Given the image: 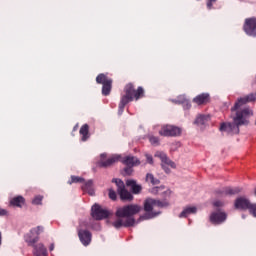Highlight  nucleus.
I'll use <instances>...</instances> for the list:
<instances>
[{"label": "nucleus", "instance_id": "nucleus-30", "mask_svg": "<svg viewBox=\"0 0 256 256\" xmlns=\"http://www.w3.org/2000/svg\"><path fill=\"white\" fill-rule=\"evenodd\" d=\"M109 198L112 199V201H115L117 199V193L113 189H109Z\"/></svg>", "mask_w": 256, "mask_h": 256}, {"label": "nucleus", "instance_id": "nucleus-23", "mask_svg": "<svg viewBox=\"0 0 256 256\" xmlns=\"http://www.w3.org/2000/svg\"><path fill=\"white\" fill-rule=\"evenodd\" d=\"M10 205H13L14 207H23V205H25V198H23V196L14 197L10 201Z\"/></svg>", "mask_w": 256, "mask_h": 256}, {"label": "nucleus", "instance_id": "nucleus-1", "mask_svg": "<svg viewBox=\"0 0 256 256\" xmlns=\"http://www.w3.org/2000/svg\"><path fill=\"white\" fill-rule=\"evenodd\" d=\"M256 94H250L244 98H239L234 107L231 108L232 121L228 123H222L220 125V131L227 133L228 135H239V127L242 125H249V118L253 117V110L250 108H243L246 103L255 101Z\"/></svg>", "mask_w": 256, "mask_h": 256}, {"label": "nucleus", "instance_id": "nucleus-14", "mask_svg": "<svg viewBox=\"0 0 256 256\" xmlns=\"http://www.w3.org/2000/svg\"><path fill=\"white\" fill-rule=\"evenodd\" d=\"M227 221V213L217 211L213 212L210 215V222H212L213 225H221V223H225Z\"/></svg>", "mask_w": 256, "mask_h": 256}, {"label": "nucleus", "instance_id": "nucleus-3", "mask_svg": "<svg viewBox=\"0 0 256 256\" xmlns=\"http://www.w3.org/2000/svg\"><path fill=\"white\" fill-rule=\"evenodd\" d=\"M41 233H43V226H38L33 228L30 233L26 234L24 237L26 243L30 245V247H34V256H47V248L45 245L41 243L35 245V243L39 241V235H41Z\"/></svg>", "mask_w": 256, "mask_h": 256}, {"label": "nucleus", "instance_id": "nucleus-6", "mask_svg": "<svg viewBox=\"0 0 256 256\" xmlns=\"http://www.w3.org/2000/svg\"><path fill=\"white\" fill-rule=\"evenodd\" d=\"M101 160L99 162L100 167H111L114 163L120 161L126 167H137V165H141V161L137 159L135 156H126L125 158L121 157V155H113L105 161V157L107 154H101Z\"/></svg>", "mask_w": 256, "mask_h": 256}, {"label": "nucleus", "instance_id": "nucleus-16", "mask_svg": "<svg viewBox=\"0 0 256 256\" xmlns=\"http://www.w3.org/2000/svg\"><path fill=\"white\" fill-rule=\"evenodd\" d=\"M126 187H130L134 195L141 193V189H142L141 185L137 184V181L133 179H129L126 181Z\"/></svg>", "mask_w": 256, "mask_h": 256}, {"label": "nucleus", "instance_id": "nucleus-15", "mask_svg": "<svg viewBox=\"0 0 256 256\" xmlns=\"http://www.w3.org/2000/svg\"><path fill=\"white\" fill-rule=\"evenodd\" d=\"M79 239L85 247L91 243V232L88 230H79L78 231Z\"/></svg>", "mask_w": 256, "mask_h": 256}, {"label": "nucleus", "instance_id": "nucleus-9", "mask_svg": "<svg viewBox=\"0 0 256 256\" xmlns=\"http://www.w3.org/2000/svg\"><path fill=\"white\" fill-rule=\"evenodd\" d=\"M183 130L180 127L173 125H163L159 131V135L162 137H179Z\"/></svg>", "mask_w": 256, "mask_h": 256}, {"label": "nucleus", "instance_id": "nucleus-18", "mask_svg": "<svg viewBox=\"0 0 256 256\" xmlns=\"http://www.w3.org/2000/svg\"><path fill=\"white\" fill-rule=\"evenodd\" d=\"M193 102L196 103V105H205L206 103H209V94L202 93V94L196 96L193 99Z\"/></svg>", "mask_w": 256, "mask_h": 256}, {"label": "nucleus", "instance_id": "nucleus-10", "mask_svg": "<svg viewBox=\"0 0 256 256\" xmlns=\"http://www.w3.org/2000/svg\"><path fill=\"white\" fill-rule=\"evenodd\" d=\"M112 183H116L117 192L122 201H133V194L125 189V183L121 179H113Z\"/></svg>", "mask_w": 256, "mask_h": 256}, {"label": "nucleus", "instance_id": "nucleus-37", "mask_svg": "<svg viewBox=\"0 0 256 256\" xmlns=\"http://www.w3.org/2000/svg\"><path fill=\"white\" fill-rule=\"evenodd\" d=\"M165 195H171V190L167 189L166 191H164Z\"/></svg>", "mask_w": 256, "mask_h": 256}, {"label": "nucleus", "instance_id": "nucleus-28", "mask_svg": "<svg viewBox=\"0 0 256 256\" xmlns=\"http://www.w3.org/2000/svg\"><path fill=\"white\" fill-rule=\"evenodd\" d=\"M163 189H165V187H154L151 190V193H153L154 195H159V193H161V191H163Z\"/></svg>", "mask_w": 256, "mask_h": 256}, {"label": "nucleus", "instance_id": "nucleus-32", "mask_svg": "<svg viewBox=\"0 0 256 256\" xmlns=\"http://www.w3.org/2000/svg\"><path fill=\"white\" fill-rule=\"evenodd\" d=\"M124 172L126 173V175H131L133 173V168L128 166L124 169Z\"/></svg>", "mask_w": 256, "mask_h": 256}, {"label": "nucleus", "instance_id": "nucleus-2", "mask_svg": "<svg viewBox=\"0 0 256 256\" xmlns=\"http://www.w3.org/2000/svg\"><path fill=\"white\" fill-rule=\"evenodd\" d=\"M141 209V206L137 204H130L118 208L116 211V217H118V219L113 222V227H115V229H121V227H133V225H135V218H133V215L140 213Z\"/></svg>", "mask_w": 256, "mask_h": 256}, {"label": "nucleus", "instance_id": "nucleus-38", "mask_svg": "<svg viewBox=\"0 0 256 256\" xmlns=\"http://www.w3.org/2000/svg\"><path fill=\"white\" fill-rule=\"evenodd\" d=\"M2 241H3V237H2L1 232H0V245H1Z\"/></svg>", "mask_w": 256, "mask_h": 256}, {"label": "nucleus", "instance_id": "nucleus-22", "mask_svg": "<svg viewBox=\"0 0 256 256\" xmlns=\"http://www.w3.org/2000/svg\"><path fill=\"white\" fill-rule=\"evenodd\" d=\"M174 103L183 105L184 109H191V102H189V100H187V98H185L183 95L174 100Z\"/></svg>", "mask_w": 256, "mask_h": 256}, {"label": "nucleus", "instance_id": "nucleus-31", "mask_svg": "<svg viewBox=\"0 0 256 256\" xmlns=\"http://www.w3.org/2000/svg\"><path fill=\"white\" fill-rule=\"evenodd\" d=\"M146 161L147 163H149L150 165H153V156L146 154Z\"/></svg>", "mask_w": 256, "mask_h": 256}, {"label": "nucleus", "instance_id": "nucleus-25", "mask_svg": "<svg viewBox=\"0 0 256 256\" xmlns=\"http://www.w3.org/2000/svg\"><path fill=\"white\" fill-rule=\"evenodd\" d=\"M146 182L151 183L152 185H159V183H161V181L155 178V176L151 173L146 174Z\"/></svg>", "mask_w": 256, "mask_h": 256}, {"label": "nucleus", "instance_id": "nucleus-17", "mask_svg": "<svg viewBox=\"0 0 256 256\" xmlns=\"http://www.w3.org/2000/svg\"><path fill=\"white\" fill-rule=\"evenodd\" d=\"M211 117L209 115L199 114L194 121V124L198 127H203L209 123Z\"/></svg>", "mask_w": 256, "mask_h": 256}, {"label": "nucleus", "instance_id": "nucleus-35", "mask_svg": "<svg viewBox=\"0 0 256 256\" xmlns=\"http://www.w3.org/2000/svg\"><path fill=\"white\" fill-rule=\"evenodd\" d=\"M223 203L221 201L214 202V207H222Z\"/></svg>", "mask_w": 256, "mask_h": 256}, {"label": "nucleus", "instance_id": "nucleus-5", "mask_svg": "<svg viewBox=\"0 0 256 256\" xmlns=\"http://www.w3.org/2000/svg\"><path fill=\"white\" fill-rule=\"evenodd\" d=\"M144 93L145 90H143V87H138V89L135 90L133 84H127L125 87V95L122 96L119 103L118 114L123 115V111H125V105H127V103H131L133 99L139 101V99L143 97Z\"/></svg>", "mask_w": 256, "mask_h": 256}, {"label": "nucleus", "instance_id": "nucleus-20", "mask_svg": "<svg viewBox=\"0 0 256 256\" xmlns=\"http://www.w3.org/2000/svg\"><path fill=\"white\" fill-rule=\"evenodd\" d=\"M197 213V208L195 206H187L183 209V211L180 213L179 217H189V215H195Z\"/></svg>", "mask_w": 256, "mask_h": 256}, {"label": "nucleus", "instance_id": "nucleus-36", "mask_svg": "<svg viewBox=\"0 0 256 256\" xmlns=\"http://www.w3.org/2000/svg\"><path fill=\"white\" fill-rule=\"evenodd\" d=\"M54 249H55V244H51L50 247H49V250L53 251Z\"/></svg>", "mask_w": 256, "mask_h": 256}, {"label": "nucleus", "instance_id": "nucleus-11", "mask_svg": "<svg viewBox=\"0 0 256 256\" xmlns=\"http://www.w3.org/2000/svg\"><path fill=\"white\" fill-rule=\"evenodd\" d=\"M91 215L96 221H101L107 219V217L111 215V212L107 209H103L99 204H94L91 209Z\"/></svg>", "mask_w": 256, "mask_h": 256}, {"label": "nucleus", "instance_id": "nucleus-33", "mask_svg": "<svg viewBox=\"0 0 256 256\" xmlns=\"http://www.w3.org/2000/svg\"><path fill=\"white\" fill-rule=\"evenodd\" d=\"M217 0H208L207 2V8L213 9V3H216Z\"/></svg>", "mask_w": 256, "mask_h": 256}, {"label": "nucleus", "instance_id": "nucleus-26", "mask_svg": "<svg viewBox=\"0 0 256 256\" xmlns=\"http://www.w3.org/2000/svg\"><path fill=\"white\" fill-rule=\"evenodd\" d=\"M83 181H85V179H83L82 177L71 176V181H69L68 183L71 185L73 183H83Z\"/></svg>", "mask_w": 256, "mask_h": 256}, {"label": "nucleus", "instance_id": "nucleus-12", "mask_svg": "<svg viewBox=\"0 0 256 256\" xmlns=\"http://www.w3.org/2000/svg\"><path fill=\"white\" fill-rule=\"evenodd\" d=\"M155 157H158L160 159L162 169L165 171V173H171V169H169V167L175 169V162L171 161V159L167 157V154L163 152H156Z\"/></svg>", "mask_w": 256, "mask_h": 256}, {"label": "nucleus", "instance_id": "nucleus-34", "mask_svg": "<svg viewBox=\"0 0 256 256\" xmlns=\"http://www.w3.org/2000/svg\"><path fill=\"white\" fill-rule=\"evenodd\" d=\"M7 215V210L0 208V217Z\"/></svg>", "mask_w": 256, "mask_h": 256}, {"label": "nucleus", "instance_id": "nucleus-27", "mask_svg": "<svg viewBox=\"0 0 256 256\" xmlns=\"http://www.w3.org/2000/svg\"><path fill=\"white\" fill-rule=\"evenodd\" d=\"M149 141L151 143V145H154L155 147H157V145H159V137L157 136H149Z\"/></svg>", "mask_w": 256, "mask_h": 256}, {"label": "nucleus", "instance_id": "nucleus-24", "mask_svg": "<svg viewBox=\"0 0 256 256\" xmlns=\"http://www.w3.org/2000/svg\"><path fill=\"white\" fill-rule=\"evenodd\" d=\"M80 135H82V141H87V139H89V125L84 124L80 128Z\"/></svg>", "mask_w": 256, "mask_h": 256}, {"label": "nucleus", "instance_id": "nucleus-39", "mask_svg": "<svg viewBox=\"0 0 256 256\" xmlns=\"http://www.w3.org/2000/svg\"><path fill=\"white\" fill-rule=\"evenodd\" d=\"M242 218L245 219V215H242Z\"/></svg>", "mask_w": 256, "mask_h": 256}, {"label": "nucleus", "instance_id": "nucleus-19", "mask_svg": "<svg viewBox=\"0 0 256 256\" xmlns=\"http://www.w3.org/2000/svg\"><path fill=\"white\" fill-rule=\"evenodd\" d=\"M220 195H237L238 193H241V188L239 187H227L223 188L221 191H218Z\"/></svg>", "mask_w": 256, "mask_h": 256}, {"label": "nucleus", "instance_id": "nucleus-21", "mask_svg": "<svg viewBox=\"0 0 256 256\" xmlns=\"http://www.w3.org/2000/svg\"><path fill=\"white\" fill-rule=\"evenodd\" d=\"M82 190L88 195H95V190L93 189V180H88L83 186Z\"/></svg>", "mask_w": 256, "mask_h": 256}, {"label": "nucleus", "instance_id": "nucleus-8", "mask_svg": "<svg viewBox=\"0 0 256 256\" xmlns=\"http://www.w3.org/2000/svg\"><path fill=\"white\" fill-rule=\"evenodd\" d=\"M96 83L99 85H102V95L107 97L111 93L112 85H113V80L105 74H99L96 77Z\"/></svg>", "mask_w": 256, "mask_h": 256}, {"label": "nucleus", "instance_id": "nucleus-4", "mask_svg": "<svg viewBox=\"0 0 256 256\" xmlns=\"http://www.w3.org/2000/svg\"><path fill=\"white\" fill-rule=\"evenodd\" d=\"M163 207H169V202L164 200H155L152 198H148L144 201V211L146 214L143 216H140V221H145L147 219H153L154 217H157V215H160V211H157V209H163Z\"/></svg>", "mask_w": 256, "mask_h": 256}, {"label": "nucleus", "instance_id": "nucleus-7", "mask_svg": "<svg viewBox=\"0 0 256 256\" xmlns=\"http://www.w3.org/2000/svg\"><path fill=\"white\" fill-rule=\"evenodd\" d=\"M235 209H240L241 211H249L250 215L256 217V204L251 203L246 197H238L234 202Z\"/></svg>", "mask_w": 256, "mask_h": 256}, {"label": "nucleus", "instance_id": "nucleus-13", "mask_svg": "<svg viewBox=\"0 0 256 256\" xmlns=\"http://www.w3.org/2000/svg\"><path fill=\"white\" fill-rule=\"evenodd\" d=\"M244 31L249 37H256V18H247L245 20Z\"/></svg>", "mask_w": 256, "mask_h": 256}, {"label": "nucleus", "instance_id": "nucleus-29", "mask_svg": "<svg viewBox=\"0 0 256 256\" xmlns=\"http://www.w3.org/2000/svg\"><path fill=\"white\" fill-rule=\"evenodd\" d=\"M43 201V196H36L32 203L33 205H41V202Z\"/></svg>", "mask_w": 256, "mask_h": 256}]
</instances>
